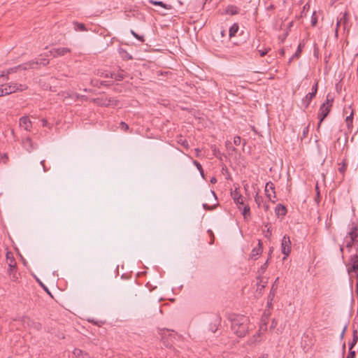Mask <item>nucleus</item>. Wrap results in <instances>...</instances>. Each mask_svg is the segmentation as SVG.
Listing matches in <instances>:
<instances>
[{"label":"nucleus","mask_w":358,"mask_h":358,"mask_svg":"<svg viewBox=\"0 0 358 358\" xmlns=\"http://www.w3.org/2000/svg\"><path fill=\"white\" fill-rule=\"evenodd\" d=\"M252 326L246 316L237 315L231 319V330L238 337H244Z\"/></svg>","instance_id":"f257e3e1"},{"label":"nucleus","mask_w":358,"mask_h":358,"mask_svg":"<svg viewBox=\"0 0 358 358\" xmlns=\"http://www.w3.org/2000/svg\"><path fill=\"white\" fill-rule=\"evenodd\" d=\"M27 89V86L26 85L20 84L15 82H10L0 85V97L15 92H22Z\"/></svg>","instance_id":"f03ea898"},{"label":"nucleus","mask_w":358,"mask_h":358,"mask_svg":"<svg viewBox=\"0 0 358 358\" xmlns=\"http://www.w3.org/2000/svg\"><path fill=\"white\" fill-rule=\"evenodd\" d=\"M334 101V98L331 97L330 94H328L327 96V99L324 103H323L319 109V112L317 114V117L319 119V123L317 125V129H320L322 122L324 121V118L329 115L331 111V108L332 107V103Z\"/></svg>","instance_id":"7ed1b4c3"},{"label":"nucleus","mask_w":358,"mask_h":358,"mask_svg":"<svg viewBox=\"0 0 358 358\" xmlns=\"http://www.w3.org/2000/svg\"><path fill=\"white\" fill-rule=\"evenodd\" d=\"M358 226L352 223L347 236L345 238V247L350 252L352 245H357L358 246Z\"/></svg>","instance_id":"20e7f679"},{"label":"nucleus","mask_w":358,"mask_h":358,"mask_svg":"<svg viewBox=\"0 0 358 358\" xmlns=\"http://www.w3.org/2000/svg\"><path fill=\"white\" fill-rule=\"evenodd\" d=\"M281 251L285 255L283 259H285L291 252V241L289 236L285 235L281 242Z\"/></svg>","instance_id":"39448f33"},{"label":"nucleus","mask_w":358,"mask_h":358,"mask_svg":"<svg viewBox=\"0 0 358 358\" xmlns=\"http://www.w3.org/2000/svg\"><path fill=\"white\" fill-rule=\"evenodd\" d=\"M69 52H71V49L68 48H52L49 51V54H48L47 56L57 57L59 56H64Z\"/></svg>","instance_id":"423d86ee"},{"label":"nucleus","mask_w":358,"mask_h":358,"mask_svg":"<svg viewBox=\"0 0 358 358\" xmlns=\"http://www.w3.org/2000/svg\"><path fill=\"white\" fill-rule=\"evenodd\" d=\"M265 194L270 201L274 202L273 199L275 198V192L274 184L271 182H268L265 186Z\"/></svg>","instance_id":"0eeeda50"},{"label":"nucleus","mask_w":358,"mask_h":358,"mask_svg":"<svg viewBox=\"0 0 358 358\" xmlns=\"http://www.w3.org/2000/svg\"><path fill=\"white\" fill-rule=\"evenodd\" d=\"M20 69H23V70H27L28 69V66H27V64H21V65H18V66H16L15 67H13V68H10L8 69L7 71H6V76L5 75V72L3 71L1 74H0V78L1 77H5L6 76V80H8L9 79V77H8V75L11 74V73H15L17 72L18 70Z\"/></svg>","instance_id":"6e6552de"},{"label":"nucleus","mask_w":358,"mask_h":358,"mask_svg":"<svg viewBox=\"0 0 358 358\" xmlns=\"http://www.w3.org/2000/svg\"><path fill=\"white\" fill-rule=\"evenodd\" d=\"M231 196L234 201V202L239 205L238 209L240 210H242L241 206L244 205L243 199L242 195L238 192V189H236L234 192H231Z\"/></svg>","instance_id":"1a4fd4ad"},{"label":"nucleus","mask_w":358,"mask_h":358,"mask_svg":"<svg viewBox=\"0 0 358 358\" xmlns=\"http://www.w3.org/2000/svg\"><path fill=\"white\" fill-rule=\"evenodd\" d=\"M20 126L26 131H30L32 127L31 122L27 116L22 117L20 119Z\"/></svg>","instance_id":"9d476101"},{"label":"nucleus","mask_w":358,"mask_h":358,"mask_svg":"<svg viewBox=\"0 0 358 358\" xmlns=\"http://www.w3.org/2000/svg\"><path fill=\"white\" fill-rule=\"evenodd\" d=\"M350 262L352 263V267L348 268V273L357 272L358 271V255H352L350 257Z\"/></svg>","instance_id":"9b49d317"},{"label":"nucleus","mask_w":358,"mask_h":358,"mask_svg":"<svg viewBox=\"0 0 358 358\" xmlns=\"http://www.w3.org/2000/svg\"><path fill=\"white\" fill-rule=\"evenodd\" d=\"M23 148L29 152H31L34 149L33 142L29 137L24 138L22 142Z\"/></svg>","instance_id":"f8f14e48"},{"label":"nucleus","mask_w":358,"mask_h":358,"mask_svg":"<svg viewBox=\"0 0 358 358\" xmlns=\"http://www.w3.org/2000/svg\"><path fill=\"white\" fill-rule=\"evenodd\" d=\"M315 96L313 95V93H310V92H309L308 94H307L306 95V96L302 99V106L303 107L304 109L308 108V107L309 106L312 99Z\"/></svg>","instance_id":"ddd939ff"},{"label":"nucleus","mask_w":358,"mask_h":358,"mask_svg":"<svg viewBox=\"0 0 358 358\" xmlns=\"http://www.w3.org/2000/svg\"><path fill=\"white\" fill-rule=\"evenodd\" d=\"M39 64H42L43 66H46L49 64V60L43 58V59H41L40 61H36V62L32 61V62H29V63H27L28 69H33V68H34L35 65H38Z\"/></svg>","instance_id":"4468645a"},{"label":"nucleus","mask_w":358,"mask_h":358,"mask_svg":"<svg viewBox=\"0 0 358 358\" xmlns=\"http://www.w3.org/2000/svg\"><path fill=\"white\" fill-rule=\"evenodd\" d=\"M8 275L10 278V280L13 282H17L18 281V279H19V277H20V273H18L17 272V267H14V268H8Z\"/></svg>","instance_id":"2eb2a0df"},{"label":"nucleus","mask_w":358,"mask_h":358,"mask_svg":"<svg viewBox=\"0 0 358 358\" xmlns=\"http://www.w3.org/2000/svg\"><path fill=\"white\" fill-rule=\"evenodd\" d=\"M263 250H262V244L261 241H259L258 246L253 248L252 250L250 257L253 259H256L257 256L262 254Z\"/></svg>","instance_id":"dca6fc26"},{"label":"nucleus","mask_w":358,"mask_h":358,"mask_svg":"<svg viewBox=\"0 0 358 358\" xmlns=\"http://www.w3.org/2000/svg\"><path fill=\"white\" fill-rule=\"evenodd\" d=\"M6 261L9 268L17 267L15 259L11 252L6 253Z\"/></svg>","instance_id":"f3484780"},{"label":"nucleus","mask_w":358,"mask_h":358,"mask_svg":"<svg viewBox=\"0 0 358 358\" xmlns=\"http://www.w3.org/2000/svg\"><path fill=\"white\" fill-rule=\"evenodd\" d=\"M240 9L234 5H229L225 9V13L231 15H237L239 13Z\"/></svg>","instance_id":"a211bd4d"},{"label":"nucleus","mask_w":358,"mask_h":358,"mask_svg":"<svg viewBox=\"0 0 358 358\" xmlns=\"http://www.w3.org/2000/svg\"><path fill=\"white\" fill-rule=\"evenodd\" d=\"M73 354L77 358H91L89 354L77 348L73 350Z\"/></svg>","instance_id":"6ab92c4d"},{"label":"nucleus","mask_w":358,"mask_h":358,"mask_svg":"<svg viewBox=\"0 0 358 358\" xmlns=\"http://www.w3.org/2000/svg\"><path fill=\"white\" fill-rule=\"evenodd\" d=\"M149 3H150L151 4L155 5V6H161L165 9H168V10L172 8V6L171 5L166 4V3H163L162 1H159L149 0Z\"/></svg>","instance_id":"aec40b11"},{"label":"nucleus","mask_w":358,"mask_h":358,"mask_svg":"<svg viewBox=\"0 0 358 358\" xmlns=\"http://www.w3.org/2000/svg\"><path fill=\"white\" fill-rule=\"evenodd\" d=\"M73 24L74 25V29L76 31H87L85 25L84 24H83V23H79L78 22H73Z\"/></svg>","instance_id":"412c9836"},{"label":"nucleus","mask_w":358,"mask_h":358,"mask_svg":"<svg viewBox=\"0 0 358 358\" xmlns=\"http://www.w3.org/2000/svg\"><path fill=\"white\" fill-rule=\"evenodd\" d=\"M338 166H340L338 168V171L343 175L345 173L348 166L346 159H343L341 163L338 164Z\"/></svg>","instance_id":"4be33fe9"},{"label":"nucleus","mask_w":358,"mask_h":358,"mask_svg":"<svg viewBox=\"0 0 358 358\" xmlns=\"http://www.w3.org/2000/svg\"><path fill=\"white\" fill-rule=\"evenodd\" d=\"M239 29L238 24L235 23L229 29V36L232 37L236 35Z\"/></svg>","instance_id":"5701e85b"},{"label":"nucleus","mask_w":358,"mask_h":358,"mask_svg":"<svg viewBox=\"0 0 358 358\" xmlns=\"http://www.w3.org/2000/svg\"><path fill=\"white\" fill-rule=\"evenodd\" d=\"M358 341V335H357V330H355L353 331V338H352V341L351 343H350L349 345H350V348H349V350H351L352 349V348L355 346V345L357 343Z\"/></svg>","instance_id":"b1692460"},{"label":"nucleus","mask_w":358,"mask_h":358,"mask_svg":"<svg viewBox=\"0 0 358 358\" xmlns=\"http://www.w3.org/2000/svg\"><path fill=\"white\" fill-rule=\"evenodd\" d=\"M275 211L277 212L278 214L285 215L286 214L287 210L284 206L278 204L275 208Z\"/></svg>","instance_id":"393cba45"},{"label":"nucleus","mask_w":358,"mask_h":358,"mask_svg":"<svg viewBox=\"0 0 358 358\" xmlns=\"http://www.w3.org/2000/svg\"><path fill=\"white\" fill-rule=\"evenodd\" d=\"M352 119H353V111L350 113V114L346 117L345 121L347 124V127L348 129L352 127Z\"/></svg>","instance_id":"a878e982"},{"label":"nucleus","mask_w":358,"mask_h":358,"mask_svg":"<svg viewBox=\"0 0 358 358\" xmlns=\"http://www.w3.org/2000/svg\"><path fill=\"white\" fill-rule=\"evenodd\" d=\"M110 78H114L117 80H122L124 78V76L122 73H110Z\"/></svg>","instance_id":"bb28decb"},{"label":"nucleus","mask_w":358,"mask_h":358,"mask_svg":"<svg viewBox=\"0 0 358 358\" xmlns=\"http://www.w3.org/2000/svg\"><path fill=\"white\" fill-rule=\"evenodd\" d=\"M250 208L249 206H245L243 207V210H242V214L245 219H246L247 217L250 215Z\"/></svg>","instance_id":"cd10ccee"},{"label":"nucleus","mask_w":358,"mask_h":358,"mask_svg":"<svg viewBox=\"0 0 358 358\" xmlns=\"http://www.w3.org/2000/svg\"><path fill=\"white\" fill-rule=\"evenodd\" d=\"M131 33L136 39H138L141 42H144L145 39L143 36H139L133 30H131Z\"/></svg>","instance_id":"c85d7f7f"},{"label":"nucleus","mask_w":358,"mask_h":358,"mask_svg":"<svg viewBox=\"0 0 358 358\" xmlns=\"http://www.w3.org/2000/svg\"><path fill=\"white\" fill-rule=\"evenodd\" d=\"M8 161V157L6 153H3L0 157V162L3 164H6Z\"/></svg>","instance_id":"c756f323"},{"label":"nucleus","mask_w":358,"mask_h":358,"mask_svg":"<svg viewBox=\"0 0 358 358\" xmlns=\"http://www.w3.org/2000/svg\"><path fill=\"white\" fill-rule=\"evenodd\" d=\"M31 327H34V329H36V330H41V328H42V325L41 323L39 322H33V321H31Z\"/></svg>","instance_id":"7c9ffc66"},{"label":"nucleus","mask_w":358,"mask_h":358,"mask_svg":"<svg viewBox=\"0 0 358 358\" xmlns=\"http://www.w3.org/2000/svg\"><path fill=\"white\" fill-rule=\"evenodd\" d=\"M301 50L300 48V46L298 47L297 50L296 51L295 54L290 58L289 62L290 63L294 57H299L301 55Z\"/></svg>","instance_id":"2f4dec72"},{"label":"nucleus","mask_w":358,"mask_h":358,"mask_svg":"<svg viewBox=\"0 0 358 358\" xmlns=\"http://www.w3.org/2000/svg\"><path fill=\"white\" fill-rule=\"evenodd\" d=\"M268 260H267L259 268V273L260 274H262L265 272L267 266H268Z\"/></svg>","instance_id":"473e14b6"},{"label":"nucleus","mask_w":358,"mask_h":358,"mask_svg":"<svg viewBox=\"0 0 358 358\" xmlns=\"http://www.w3.org/2000/svg\"><path fill=\"white\" fill-rule=\"evenodd\" d=\"M317 88H318V83L316 82L315 83V85H313L310 93H313V95L315 96L317 94Z\"/></svg>","instance_id":"72a5a7b5"},{"label":"nucleus","mask_w":358,"mask_h":358,"mask_svg":"<svg viewBox=\"0 0 358 358\" xmlns=\"http://www.w3.org/2000/svg\"><path fill=\"white\" fill-rule=\"evenodd\" d=\"M194 164L196 166L198 170L200 171L201 174L203 175V171L202 166L201 165V164L199 162H198L197 161H194Z\"/></svg>","instance_id":"f704fd0d"},{"label":"nucleus","mask_w":358,"mask_h":358,"mask_svg":"<svg viewBox=\"0 0 358 358\" xmlns=\"http://www.w3.org/2000/svg\"><path fill=\"white\" fill-rule=\"evenodd\" d=\"M255 201L256 203L258 205V206H259L261 204V202L263 201V199L262 196H259L258 195V194H257L256 196H255Z\"/></svg>","instance_id":"c9c22d12"},{"label":"nucleus","mask_w":358,"mask_h":358,"mask_svg":"<svg viewBox=\"0 0 358 358\" xmlns=\"http://www.w3.org/2000/svg\"><path fill=\"white\" fill-rule=\"evenodd\" d=\"M341 18H343L342 24L344 25V29H345V26L347 24L348 20V16H347V13H345Z\"/></svg>","instance_id":"e433bc0d"},{"label":"nucleus","mask_w":358,"mask_h":358,"mask_svg":"<svg viewBox=\"0 0 358 358\" xmlns=\"http://www.w3.org/2000/svg\"><path fill=\"white\" fill-rule=\"evenodd\" d=\"M241 138L240 136H236L234 137V143L235 145H239L241 144Z\"/></svg>","instance_id":"4c0bfd02"},{"label":"nucleus","mask_w":358,"mask_h":358,"mask_svg":"<svg viewBox=\"0 0 358 358\" xmlns=\"http://www.w3.org/2000/svg\"><path fill=\"white\" fill-rule=\"evenodd\" d=\"M120 128H121V129H122L124 131H127L129 129V125L124 122H120Z\"/></svg>","instance_id":"58836bf2"},{"label":"nucleus","mask_w":358,"mask_h":358,"mask_svg":"<svg viewBox=\"0 0 358 358\" xmlns=\"http://www.w3.org/2000/svg\"><path fill=\"white\" fill-rule=\"evenodd\" d=\"M257 280L259 282H257L259 286H262V288H264L265 287V284L266 283V281L263 282L262 279L260 278V276L258 277Z\"/></svg>","instance_id":"ea45409f"},{"label":"nucleus","mask_w":358,"mask_h":358,"mask_svg":"<svg viewBox=\"0 0 358 358\" xmlns=\"http://www.w3.org/2000/svg\"><path fill=\"white\" fill-rule=\"evenodd\" d=\"M226 147L229 150H231L232 151H234L236 150L235 148L232 146V143L230 141H227L226 142Z\"/></svg>","instance_id":"a19ab883"},{"label":"nucleus","mask_w":358,"mask_h":358,"mask_svg":"<svg viewBox=\"0 0 358 358\" xmlns=\"http://www.w3.org/2000/svg\"><path fill=\"white\" fill-rule=\"evenodd\" d=\"M268 50H269V49L259 50V53L260 56H261V57H264V56H265V55L268 53Z\"/></svg>","instance_id":"79ce46f5"},{"label":"nucleus","mask_w":358,"mask_h":358,"mask_svg":"<svg viewBox=\"0 0 358 358\" xmlns=\"http://www.w3.org/2000/svg\"><path fill=\"white\" fill-rule=\"evenodd\" d=\"M178 142L185 148H188V143L185 139H180Z\"/></svg>","instance_id":"37998d69"},{"label":"nucleus","mask_w":358,"mask_h":358,"mask_svg":"<svg viewBox=\"0 0 358 358\" xmlns=\"http://www.w3.org/2000/svg\"><path fill=\"white\" fill-rule=\"evenodd\" d=\"M355 352L352 351V350H350V352L346 358H355Z\"/></svg>","instance_id":"c03bdc74"},{"label":"nucleus","mask_w":358,"mask_h":358,"mask_svg":"<svg viewBox=\"0 0 358 358\" xmlns=\"http://www.w3.org/2000/svg\"><path fill=\"white\" fill-rule=\"evenodd\" d=\"M342 20H343V18H341L339 20L337 21L336 28V35H337L338 27L342 24Z\"/></svg>","instance_id":"a18cd8bd"},{"label":"nucleus","mask_w":358,"mask_h":358,"mask_svg":"<svg viewBox=\"0 0 358 358\" xmlns=\"http://www.w3.org/2000/svg\"><path fill=\"white\" fill-rule=\"evenodd\" d=\"M272 235L271 231L269 228L267 229L266 232L265 233L264 236L266 238H270Z\"/></svg>","instance_id":"49530a36"},{"label":"nucleus","mask_w":358,"mask_h":358,"mask_svg":"<svg viewBox=\"0 0 358 358\" xmlns=\"http://www.w3.org/2000/svg\"><path fill=\"white\" fill-rule=\"evenodd\" d=\"M41 164L43 166V169L44 172H46V171H48V169H47L45 165V160L44 159L41 161Z\"/></svg>","instance_id":"de8ad7c7"},{"label":"nucleus","mask_w":358,"mask_h":358,"mask_svg":"<svg viewBox=\"0 0 358 358\" xmlns=\"http://www.w3.org/2000/svg\"><path fill=\"white\" fill-rule=\"evenodd\" d=\"M311 24L313 26H315L317 24V18L314 17V15H313L311 19Z\"/></svg>","instance_id":"09e8293b"},{"label":"nucleus","mask_w":358,"mask_h":358,"mask_svg":"<svg viewBox=\"0 0 358 358\" xmlns=\"http://www.w3.org/2000/svg\"><path fill=\"white\" fill-rule=\"evenodd\" d=\"M48 124V121L45 119L42 120V125L43 127H47Z\"/></svg>","instance_id":"8fccbe9b"},{"label":"nucleus","mask_w":358,"mask_h":358,"mask_svg":"<svg viewBox=\"0 0 358 358\" xmlns=\"http://www.w3.org/2000/svg\"><path fill=\"white\" fill-rule=\"evenodd\" d=\"M208 232L210 234V236H212V241L210 242V244L213 243V239H214V235L213 234V231L211 230H208Z\"/></svg>","instance_id":"3c124183"},{"label":"nucleus","mask_w":358,"mask_h":358,"mask_svg":"<svg viewBox=\"0 0 358 358\" xmlns=\"http://www.w3.org/2000/svg\"><path fill=\"white\" fill-rule=\"evenodd\" d=\"M357 282L356 283V292L358 294V273H357Z\"/></svg>","instance_id":"603ef678"},{"label":"nucleus","mask_w":358,"mask_h":358,"mask_svg":"<svg viewBox=\"0 0 358 358\" xmlns=\"http://www.w3.org/2000/svg\"><path fill=\"white\" fill-rule=\"evenodd\" d=\"M101 76L104 77V78H108L110 77L109 74L108 73H102Z\"/></svg>","instance_id":"864d4df0"},{"label":"nucleus","mask_w":358,"mask_h":358,"mask_svg":"<svg viewBox=\"0 0 358 358\" xmlns=\"http://www.w3.org/2000/svg\"><path fill=\"white\" fill-rule=\"evenodd\" d=\"M259 358H268V355H263L261 357H259Z\"/></svg>","instance_id":"5fc2aeb1"},{"label":"nucleus","mask_w":358,"mask_h":358,"mask_svg":"<svg viewBox=\"0 0 358 358\" xmlns=\"http://www.w3.org/2000/svg\"><path fill=\"white\" fill-rule=\"evenodd\" d=\"M264 207L265 210H268V204H265L264 206Z\"/></svg>","instance_id":"6e6d98bb"},{"label":"nucleus","mask_w":358,"mask_h":358,"mask_svg":"<svg viewBox=\"0 0 358 358\" xmlns=\"http://www.w3.org/2000/svg\"><path fill=\"white\" fill-rule=\"evenodd\" d=\"M203 208H204L205 209H210V208H209V207L208 206V205H207V204H206V203H204V204H203Z\"/></svg>","instance_id":"4d7b16f0"},{"label":"nucleus","mask_w":358,"mask_h":358,"mask_svg":"<svg viewBox=\"0 0 358 358\" xmlns=\"http://www.w3.org/2000/svg\"><path fill=\"white\" fill-rule=\"evenodd\" d=\"M210 182L212 183L215 182H216V179L215 178H213L211 179Z\"/></svg>","instance_id":"13d9d810"},{"label":"nucleus","mask_w":358,"mask_h":358,"mask_svg":"<svg viewBox=\"0 0 358 358\" xmlns=\"http://www.w3.org/2000/svg\"><path fill=\"white\" fill-rule=\"evenodd\" d=\"M43 287H44V289H45V291H46L49 294H50V292L48 291V288H47V287H45V286H43Z\"/></svg>","instance_id":"bf43d9fd"},{"label":"nucleus","mask_w":358,"mask_h":358,"mask_svg":"<svg viewBox=\"0 0 358 358\" xmlns=\"http://www.w3.org/2000/svg\"><path fill=\"white\" fill-rule=\"evenodd\" d=\"M345 329H346V327L344 328V329L341 334V336H343Z\"/></svg>","instance_id":"052dcab7"},{"label":"nucleus","mask_w":358,"mask_h":358,"mask_svg":"<svg viewBox=\"0 0 358 358\" xmlns=\"http://www.w3.org/2000/svg\"><path fill=\"white\" fill-rule=\"evenodd\" d=\"M340 251H341V252H343V246H341V248H340Z\"/></svg>","instance_id":"680f3d73"},{"label":"nucleus","mask_w":358,"mask_h":358,"mask_svg":"<svg viewBox=\"0 0 358 358\" xmlns=\"http://www.w3.org/2000/svg\"><path fill=\"white\" fill-rule=\"evenodd\" d=\"M271 306V302H268V306Z\"/></svg>","instance_id":"e2e57ef3"},{"label":"nucleus","mask_w":358,"mask_h":358,"mask_svg":"<svg viewBox=\"0 0 358 358\" xmlns=\"http://www.w3.org/2000/svg\"><path fill=\"white\" fill-rule=\"evenodd\" d=\"M273 323H274V320H273V322H272L271 327H274V324H273Z\"/></svg>","instance_id":"0e129e2a"},{"label":"nucleus","mask_w":358,"mask_h":358,"mask_svg":"<svg viewBox=\"0 0 358 358\" xmlns=\"http://www.w3.org/2000/svg\"><path fill=\"white\" fill-rule=\"evenodd\" d=\"M166 347H169L171 345L169 343L165 344Z\"/></svg>","instance_id":"69168bd1"},{"label":"nucleus","mask_w":358,"mask_h":358,"mask_svg":"<svg viewBox=\"0 0 358 358\" xmlns=\"http://www.w3.org/2000/svg\"><path fill=\"white\" fill-rule=\"evenodd\" d=\"M212 193H213V196H215V192H212Z\"/></svg>","instance_id":"338daca9"},{"label":"nucleus","mask_w":358,"mask_h":358,"mask_svg":"<svg viewBox=\"0 0 358 358\" xmlns=\"http://www.w3.org/2000/svg\"><path fill=\"white\" fill-rule=\"evenodd\" d=\"M355 255H358V253H357V254H356Z\"/></svg>","instance_id":"774afa93"}]
</instances>
